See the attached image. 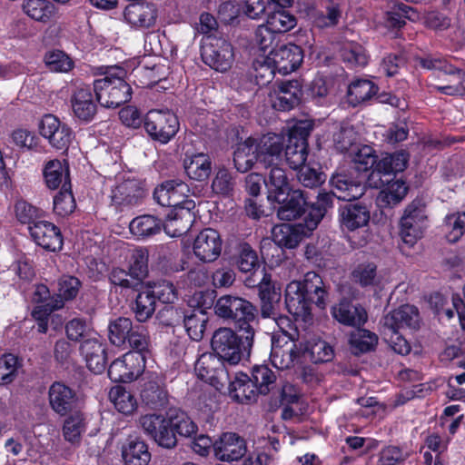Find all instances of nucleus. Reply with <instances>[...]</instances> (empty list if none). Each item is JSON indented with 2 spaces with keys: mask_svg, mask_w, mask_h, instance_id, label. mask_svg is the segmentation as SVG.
<instances>
[{
  "mask_svg": "<svg viewBox=\"0 0 465 465\" xmlns=\"http://www.w3.org/2000/svg\"><path fill=\"white\" fill-rule=\"evenodd\" d=\"M366 175L358 173L351 168H338L331 176V192L320 193L315 203H312L310 213L305 219L309 230H314L333 205V197L351 202L361 197L366 191Z\"/></svg>",
  "mask_w": 465,
  "mask_h": 465,
  "instance_id": "obj_1",
  "label": "nucleus"
},
{
  "mask_svg": "<svg viewBox=\"0 0 465 465\" xmlns=\"http://www.w3.org/2000/svg\"><path fill=\"white\" fill-rule=\"evenodd\" d=\"M215 314L228 322L239 333L255 335L259 310L256 305L243 297L223 295L214 303Z\"/></svg>",
  "mask_w": 465,
  "mask_h": 465,
  "instance_id": "obj_2",
  "label": "nucleus"
},
{
  "mask_svg": "<svg viewBox=\"0 0 465 465\" xmlns=\"http://www.w3.org/2000/svg\"><path fill=\"white\" fill-rule=\"evenodd\" d=\"M254 336L251 332L239 333L235 329L222 327L213 332L211 346L220 359L235 365L250 356Z\"/></svg>",
  "mask_w": 465,
  "mask_h": 465,
  "instance_id": "obj_3",
  "label": "nucleus"
},
{
  "mask_svg": "<svg viewBox=\"0 0 465 465\" xmlns=\"http://www.w3.org/2000/svg\"><path fill=\"white\" fill-rule=\"evenodd\" d=\"M104 75L94 82L96 101L102 106L116 108L131 100L132 88L124 79L126 71L124 68L107 69Z\"/></svg>",
  "mask_w": 465,
  "mask_h": 465,
  "instance_id": "obj_4",
  "label": "nucleus"
},
{
  "mask_svg": "<svg viewBox=\"0 0 465 465\" xmlns=\"http://www.w3.org/2000/svg\"><path fill=\"white\" fill-rule=\"evenodd\" d=\"M137 422L143 432L158 446L168 450L176 447L177 438L172 427L170 411L167 417L157 413L141 415Z\"/></svg>",
  "mask_w": 465,
  "mask_h": 465,
  "instance_id": "obj_5",
  "label": "nucleus"
},
{
  "mask_svg": "<svg viewBox=\"0 0 465 465\" xmlns=\"http://www.w3.org/2000/svg\"><path fill=\"white\" fill-rule=\"evenodd\" d=\"M313 129L312 121H300L290 130L288 143L285 146V159L289 166L297 170L305 164L308 156V142Z\"/></svg>",
  "mask_w": 465,
  "mask_h": 465,
  "instance_id": "obj_6",
  "label": "nucleus"
},
{
  "mask_svg": "<svg viewBox=\"0 0 465 465\" xmlns=\"http://www.w3.org/2000/svg\"><path fill=\"white\" fill-rule=\"evenodd\" d=\"M201 56L205 64L220 72L230 69L234 59L232 45L214 35H208L203 41Z\"/></svg>",
  "mask_w": 465,
  "mask_h": 465,
  "instance_id": "obj_7",
  "label": "nucleus"
},
{
  "mask_svg": "<svg viewBox=\"0 0 465 465\" xmlns=\"http://www.w3.org/2000/svg\"><path fill=\"white\" fill-rule=\"evenodd\" d=\"M143 124L148 135L161 143H167L173 138L180 126L177 116L169 110H152L148 112Z\"/></svg>",
  "mask_w": 465,
  "mask_h": 465,
  "instance_id": "obj_8",
  "label": "nucleus"
},
{
  "mask_svg": "<svg viewBox=\"0 0 465 465\" xmlns=\"http://www.w3.org/2000/svg\"><path fill=\"white\" fill-rule=\"evenodd\" d=\"M426 219L425 204L420 200H414L406 207L400 223V236L404 243H416L422 235Z\"/></svg>",
  "mask_w": 465,
  "mask_h": 465,
  "instance_id": "obj_9",
  "label": "nucleus"
},
{
  "mask_svg": "<svg viewBox=\"0 0 465 465\" xmlns=\"http://www.w3.org/2000/svg\"><path fill=\"white\" fill-rule=\"evenodd\" d=\"M381 333H394V331L405 329L417 330L420 327L418 309L410 304H404L387 313L381 321Z\"/></svg>",
  "mask_w": 465,
  "mask_h": 465,
  "instance_id": "obj_10",
  "label": "nucleus"
},
{
  "mask_svg": "<svg viewBox=\"0 0 465 465\" xmlns=\"http://www.w3.org/2000/svg\"><path fill=\"white\" fill-rule=\"evenodd\" d=\"M39 131L43 137L57 150H67L73 138L72 129L53 114H45L39 123Z\"/></svg>",
  "mask_w": 465,
  "mask_h": 465,
  "instance_id": "obj_11",
  "label": "nucleus"
},
{
  "mask_svg": "<svg viewBox=\"0 0 465 465\" xmlns=\"http://www.w3.org/2000/svg\"><path fill=\"white\" fill-rule=\"evenodd\" d=\"M143 357L138 353H125L114 360L108 368V377L114 382H131L142 374Z\"/></svg>",
  "mask_w": 465,
  "mask_h": 465,
  "instance_id": "obj_12",
  "label": "nucleus"
},
{
  "mask_svg": "<svg viewBox=\"0 0 465 465\" xmlns=\"http://www.w3.org/2000/svg\"><path fill=\"white\" fill-rule=\"evenodd\" d=\"M273 202L280 204L277 210V216L282 221L296 220L302 217L306 212L310 213L312 206V204L309 205L307 202L306 193L301 189L293 188L289 190L288 193L283 196V199L274 200ZM308 214L309 213L306 214L304 219H306ZM303 222H305V220H303ZM304 227L308 232L312 231L309 230L306 224H304Z\"/></svg>",
  "mask_w": 465,
  "mask_h": 465,
  "instance_id": "obj_13",
  "label": "nucleus"
},
{
  "mask_svg": "<svg viewBox=\"0 0 465 465\" xmlns=\"http://www.w3.org/2000/svg\"><path fill=\"white\" fill-rule=\"evenodd\" d=\"M246 452V440L235 432H223L213 443L214 456L220 461H238Z\"/></svg>",
  "mask_w": 465,
  "mask_h": 465,
  "instance_id": "obj_14",
  "label": "nucleus"
},
{
  "mask_svg": "<svg viewBox=\"0 0 465 465\" xmlns=\"http://www.w3.org/2000/svg\"><path fill=\"white\" fill-rule=\"evenodd\" d=\"M283 148L284 138L276 134H267L255 140L258 163L264 168L282 164Z\"/></svg>",
  "mask_w": 465,
  "mask_h": 465,
  "instance_id": "obj_15",
  "label": "nucleus"
},
{
  "mask_svg": "<svg viewBox=\"0 0 465 465\" xmlns=\"http://www.w3.org/2000/svg\"><path fill=\"white\" fill-rule=\"evenodd\" d=\"M48 401L50 408L59 416H65L81 405L76 391L61 381H54L49 387Z\"/></svg>",
  "mask_w": 465,
  "mask_h": 465,
  "instance_id": "obj_16",
  "label": "nucleus"
},
{
  "mask_svg": "<svg viewBox=\"0 0 465 465\" xmlns=\"http://www.w3.org/2000/svg\"><path fill=\"white\" fill-rule=\"evenodd\" d=\"M272 104L279 111H290L300 104L302 96V84L292 79L275 83Z\"/></svg>",
  "mask_w": 465,
  "mask_h": 465,
  "instance_id": "obj_17",
  "label": "nucleus"
},
{
  "mask_svg": "<svg viewBox=\"0 0 465 465\" xmlns=\"http://www.w3.org/2000/svg\"><path fill=\"white\" fill-rule=\"evenodd\" d=\"M302 50L294 44L283 45L270 51L267 60L282 74L295 71L302 62Z\"/></svg>",
  "mask_w": 465,
  "mask_h": 465,
  "instance_id": "obj_18",
  "label": "nucleus"
},
{
  "mask_svg": "<svg viewBox=\"0 0 465 465\" xmlns=\"http://www.w3.org/2000/svg\"><path fill=\"white\" fill-rule=\"evenodd\" d=\"M185 192L188 186L182 180H168L158 185L153 192V199L162 206L178 209L187 201Z\"/></svg>",
  "mask_w": 465,
  "mask_h": 465,
  "instance_id": "obj_19",
  "label": "nucleus"
},
{
  "mask_svg": "<svg viewBox=\"0 0 465 465\" xmlns=\"http://www.w3.org/2000/svg\"><path fill=\"white\" fill-rule=\"evenodd\" d=\"M28 232L38 246L49 252L60 251L63 247V236L60 229L54 223L41 220L30 225Z\"/></svg>",
  "mask_w": 465,
  "mask_h": 465,
  "instance_id": "obj_20",
  "label": "nucleus"
},
{
  "mask_svg": "<svg viewBox=\"0 0 465 465\" xmlns=\"http://www.w3.org/2000/svg\"><path fill=\"white\" fill-rule=\"evenodd\" d=\"M194 208L195 203L187 201L181 208L172 209L163 223L164 232L172 237H180L185 234L194 221Z\"/></svg>",
  "mask_w": 465,
  "mask_h": 465,
  "instance_id": "obj_21",
  "label": "nucleus"
},
{
  "mask_svg": "<svg viewBox=\"0 0 465 465\" xmlns=\"http://www.w3.org/2000/svg\"><path fill=\"white\" fill-rule=\"evenodd\" d=\"M221 252L222 239L216 230L205 228L196 236L193 242V252L202 262H214L220 256Z\"/></svg>",
  "mask_w": 465,
  "mask_h": 465,
  "instance_id": "obj_22",
  "label": "nucleus"
},
{
  "mask_svg": "<svg viewBox=\"0 0 465 465\" xmlns=\"http://www.w3.org/2000/svg\"><path fill=\"white\" fill-rule=\"evenodd\" d=\"M124 16L133 27L148 29L155 25L158 10L153 3L135 2L124 8Z\"/></svg>",
  "mask_w": 465,
  "mask_h": 465,
  "instance_id": "obj_23",
  "label": "nucleus"
},
{
  "mask_svg": "<svg viewBox=\"0 0 465 465\" xmlns=\"http://www.w3.org/2000/svg\"><path fill=\"white\" fill-rule=\"evenodd\" d=\"M143 197L144 190L141 183L134 179L118 183L111 194L112 203L121 210L139 204Z\"/></svg>",
  "mask_w": 465,
  "mask_h": 465,
  "instance_id": "obj_24",
  "label": "nucleus"
},
{
  "mask_svg": "<svg viewBox=\"0 0 465 465\" xmlns=\"http://www.w3.org/2000/svg\"><path fill=\"white\" fill-rule=\"evenodd\" d=\"M371 212L361 203H348L339 208V221L344 230L355 231L368 225Z\"/></svg>",
  "mask_w": 465,
  "mask_h": 465,
  "instance_id": "obj_25",
  "label": "nucleus"
},
{
  "mask_svg": "<svg viewBox=\"0 0 465 465\" xmlns=\"http://www.w3.org/2000/svg\"><path fill=\"white\" fill-rule=\"evenodd\" d=\"M79 350L92 372L101 374L104 371L107 364L106 344L97 338L85 339Z\"/></svg>",
  "mask_w": 465,
  "mask_h": 465,
  "instance_id": "obj_26",
  "label": "nucleus"
},
{
  "mask_svg": "<svg viewBox=\"0 0 465 465\" xmlns=\"http://www.w3.org/2000/svg\"><path fill=\"white\" fill-rule=\"evenodd\" d=\"M285 306L296 320L306 321L311 316L312 303L302 290L300 281H292L285 289Z\"/></svg>",
  "mask_w": 465,
  "mask_h": 465,
  "instance_id": "obj_27",
  "label": "nucleus"
},
{
  "mask_svg": "<svg viewBox=\"0 0 465 465\" xmlns=\"http://www.w3.org/2000/svg\"><path fill=\"white\" fill-rule=\"evenodd\" d=\"M302 351L293 341L284 343H281L280 341H272L270 360L277 369L286 370L295 363L302 364Z\"/></svg>",
  "mask_w": 465,
  "mask_h": 465,
  "instance_id": "obj_28",
  "label": "nucleus"
},
{
  "mask_svg": "<svg viewBox=\"0 0 465 465\" xmlns=\"http://www.w3.org/2000/svg\"><path fill=\"white\" fill-rule=\"evenodd\" d=\"M407 163L408 157L403 152L387 155L378 162L376 168L370 175V180L378 178L381 183H389L390 178H395L397 173L404 171Z\"/></svg>",
  "mask_w": 465,
  "mask_h": 465,
  "instance_id": "obj_29",
  "label": "nucleus"
},
{
  "mask_svg": "<svg viewBox=\"0 0 465 465\" xmlns=\"http://www.w3.org/2000/svg\"><path fill=\"white\" fill-rule=\"evenodd\" d=\"M332 317L340 323L359 328L367 321V312L361 305L353 304L347 299H341L331 308Z\"/></svg>",
  "mask_w": 465,
  "mask_h": 465,
  "instance_id": "obj_30",
  "label": "nucleus"
},
{
  "mask_svg": "<svg viewBox=\"0 0 465 465\" xmlns=\"http://www.w3.org/2000/svg\"><path fill=\"white\" fill-rule=\"evenodd\" d=\"M300 284L312 304L314 303L322 310L326 308L329 302V293L325 283L318 273L308 272L304 275L303 281H300Z\"/></svg>",
  "mask_w": 465,
  "mask_h": 465,
  "instance_id": "obj_31",
  "label": "nucleus"
},
{
  "mask_svg": "<svg viewBox=\"0 0 465 465\" xmlns=\"http://www.w3.org/2000/svg\"><path fill=\"white\" fill-rule=\"evenodd\" d=\"M264 176L263 184L267 189V198L270 202L283 199L292 189L286 171L281 165L270 166Z\"/></svg>",
  "mask_w": 465,
  "mask_h": 465,
  "instance_id": "obj_32",
  "label": "nucleus"
},
{
  "mask_svg": "<svg viewBox=\"0 0 465 465\" xmlns=\"http://www.w3.org/2000/svg\"><path fill=\"white\" fill-rule=\"evenodd\" d=\"M374 180L373 183H371V186L378 188L387 185L384 190L381 191L377 198L378 205L381 208H392L399 204L408 193V187L401 180L394 181V178H390L389 183H381V180L378 178Z\"/></svg>",
  "mask_w": 465,
  "mask_h": 465,
  "instance_id": "obj_33",
  "label": "nucleus"
},
{
  "mask_svg": "<svg viewBox=\"0 0 465 465\" xmlns=\"http://www.w3.org/2000/svg\"><path fill=\"white\" fill-rule=\"evenodd\" d=\"M140 399L142 404L152 411H162L169 404V393L166 388L155 381L143 383Z\"/></svg>",
  "mask_w": 465,
  "mask_h": 465,
  "instance_id": "obj_34",
  "label": "nucleus"
},
{
  "mask_svg": "<svg viewBox=\"0 0 465 465\" xmlns=\"http://www.w3.org/2000/svg\"><path fill=\"white\" fill-rule=\"evenodd\" d=\"M307 232L304 223L297 225L283 223L273 227L272 236L278 246L293 249L299 245Z\"/></svg>",
  "mask_w": 465,
  "mask_h": 465,
  "instance_id": "obj_35",
  "label": "nucleus"
},
{
  "mask_svg": "<svg viewBox=\"0 0 465 465\" xmlns=\"http://www.w3.org/2000/svg\"><path fill=\"white\" fill-rule=\"evenodd\" d=\"M183 168L190 179L203 182L207 180L212 173V161L210 156L203 153L185 154Z\"/></svg>",
  "mask_w": 465,
  "mask_h": 465,
  "instance_id": "obj_36",
  "label": "nucleus"
},
{
  "mask_svg": "<svg viewBox=\"0 0 465 465\" xmlns=\"http://www.w3.org/2000/svg\"><path fill=\"white\" fill-rule=\"evenodd\" d=\"M226 388L230 397L240 403L255 401L259 394L250 377L244 373L236 374L234 380L231 381Z\"/></svg>",
  "mask_w": 465,
  "mask_h": 465,
  "instance_id": "obj_37",
  "label": "nucleus"
},
{
  "mask_svg": "<svg viewBox=\"0 0 465 465\" xmlns=\"http://www.w3.org/2000/svg\"><path fill=\"white\" fill-rule=\"evenodd\" d=\"M258 296L260 299V312L262 318L276 319L282 298L280 289L276 288L273 282L265 283L260 287Z\"/></svg>",
  "mask_w": 465,
  "mask_h": 465,
  "instance_id": "obj_38",
  "label": "nucleus"
},
{
  "mask_svg": "<svg viewBox=\"0 0 465 465\" xmlns=\"http://www.w3.org/2000/svg\"><path fill=\"white\" fill-rule=\"evenodd\" d=\"M72 107L74 115L82 121L93 120L96 114L97 106L91 89L79 88L72 97Z\"/></svg>",
  "mask_w": 465,
  "mask_h": 465,
  "instance_id": "obj_39",
  "label": "nucleus"
},
{
  "mask_svg": "<svg viewBox=\"0 0 465 465\" xmlns=\"http://www.w3.org/2000/svg\"><path fill=\"white\" fill-rule=\"evenodd\" d=\"M208 320L206 312L202 308H197L184 312L182 322L189 337L193 341H199L203 338Z\"/></svg>",
  "mask_w": 465,
  "mask_h": 465,
  "instance_id": "obj_40",
  "label": "nucleus"
},
{
  "mask_svg": "<svg viewBox=\"0 0 465 465\" xmlns=\"http://www.w3.org/2000/svg\"><path fill=\"white\" fill-rule=\"evenodd\" d=\"M65 416L63 425L64 437L67 441L77 442L86 430V414L80 406Z\"/></svg>",
  "mask_w": 465,
  "mask_h": 465,
  "instance_id": "obj_41",
  "label": "nucleus"
},
{
  "mask_svg": "<svg viewBox=\"0 0 465 465\" xmlns=\"http://www.w3.org/2000/svg\"><path fill=\"white\" fill-rule=\"evenodd\" d=\"M82 286L80 280L74 276L63 275L58 280V297L54 302L46 303L48 311L51 312L54 310L61 309L64 306V301L74 299Z\"/></svg>",
  "mask_w": 465,
  "mask_h": 465,
  "instance_id": "obj_42",
  "label": "nucleus"
},
{
  "mask_svg": "<svg viewBox=\"0 0 465 465\" xmlns=\"http://www.w3.org/2000/svg\"><path fill=\"white\" fill-rule=\"evenodd\" d=\"M255 163H258L255 139L249 137L238 144L233 153V163L237 171L245 173L251 170Z\"/></svg>",
  "mask_w": 465,
  "mask_h": 465,
  "instance_id": "obj_43",
  "label": "nucleus"
},
{
  "mask_svg": "<svg viewBox=\"0 0 465 465\" xmlns=\"http://www.w3.org/2000/svg\"><path fill=\"white\" fill-rule=\"evenodd\" d=\"M124 465H148L151 453L148 445L139 439L130 440L122 449Z\"/></svg>",
  "mask_w": 465,
  "mask_h": 465,
  "instance_id": "obj_44",
  "label": "nucleus"
},
{
  "mask_svg": "<svg viewBox=\"0 0 465 465\" xmlns=\"http://www.w3.org/2000/svg\"><path fill=\"white\" fill-rule=\"evenodd\" d=\"M314 26L320 29L334 27L341 17L339 5L329 2L322 10H312L309 14Z\"/></svg>",
  "mask_w": 465,
  "mask_h": 465,
  "instance_id": "obj_45",
  "label": "nucleus"
},
{
  "mask_svg": "<svg viewBox=\"0 0 465 465\" xmlns=\"http://www.w3.org/2000/svg\"><path fill=\"white\" fill-rule=\"evenodd\" d=\"M129 228L134 235L147 238L159 233L163 229V223L153 215L144 214L133 219Z\"/></svg>",
  "mask_w": 465,
  "mask_h": 465,
  "instance_id": "obj_46",
  "label": "nucleus"
},
{
  "mask_svg": "<svg viewBox=\"0 0 465 465\" xmlns=\"http://www.w3.org/2000/svg\"><path fill=\"white\" fill-rule=\"evenodd\" d=\"M351 279L354 283L362 288L374 287L381 283V276L374 262H361L354 267L351 273Z\"/></svg>",
  "mask_w": 465,
  "mask_h": 465,
  "instance_id": "obj_47",
  "label": "nucleus"
},
{
  "mask_svg": "<svg viewBox=\"0 0 465 465\" xmlns=\"http://www.w3.org/2000/svg\"><path fill=\"white\" fill-rule=\"evenodd\" d=\"M134 329L131 319L118 317L110 321L108 325V337L112 344L126 349V340Z\"/></svg>",
  "mask_w": 465,
  "mask_h": 465,
  "instance_id": "obj_48",
  "label": "nucleus"
},
{
  "mask_svg": "<svg viewBox=\"0 0 465 465\" xmlns=\"http://www.w3.org/2000/svg\"><path fill=\"white\" fill-rule=\"evenodd\" d=\"M250 379L259 394L267 395L275 388L277 376L267 365H256Z\"/></svg>",
  "mask_w": 465,
  "mask_h": 465,
  "instance_id": "obj_49",
  "label": "nucleus"
},
{
  "mask_svg": "<svg viewBox=\"0 0 465 465\" xmlns=\"http://www.w3.org/2000/svg\"><path fill=\"white\" fill-rule=\"evenodd\" d=\"M44 177L46 186L51 190L57 189L65 183H71L68 166H64L59 160H51L45 164Z\"/></svg>",
  "mask_w": 465,
  "mask_h": 465,
  "instance_id": "obj_50",
  "label": "nucleus"
},
{
  "mask_svg": "<svg viewBox=\"0 0 465 465\" xmlns=\"http://www.w3.org/2000/svg\"><path fill=\"white\" fill-rule=\"evenodd\" d=\"M302 358H309L314 363L331 361L334 357L333 348L322 339H312L306 343Z\"/></svg>",
  "mask_w": 465,
  "mask_h": 465,
  "instance_id": "obj_51",
  "label": "nucleus"
},
{
  "mask_svg": "<svg viewBox=\"0 0 465 465\" xmlns=\"http://www.w3.org/2000/svg\"><path fill=\"white\" fill-rule=\"evenodd\" d=\"M109 400L114 408L124 415L133 414L138 407L135 397L123 386L111 388Z\"/></svg>",
  "mask_w": 465,
  "mask_h": 465,
  "instance_id": "obj_52",
  "label": "nucleus"
},
{
  "mask_svg": "<svg viewBox=\"0 0 465 465\" xmlns=\"http://www.w3.org/2000/svg\"><path fill=\"white\" fill-rule=\"evenodd\" d=\"M378 87L368 79H358L353 81L348 88L349 103L353 106L371 99L376 94Z\"/></svg>",
  "mask_w": 465,
  "mask_h": 465,
  "instance_id": "obj_53",
  "label": "nucleus"
},
{
  "mask_svg": "<svg viewBox=\"0 0 465 465\" xmlns=\"http://www.w3.org/2000/svg\"><path fill=\"white\" fill-rule=\"evenodd\" d=\"M266 24L278 35L292 29L296 24V17L285 8L277 7L270 11Z\"/></svg>",
  "mask_w": 465,
  "mask_h": 465,
  "instance_id": "obj_54",
  "label": "nucleus"
},
{
  "mask_svg": "<svg viewBox=\"0 0 465 465\" xmlns=\"http://www.w3.org/2000/svg\"><path fill=\"white\" fill-rule=\"evenodd\" d=\"M342 61L351 67H363L368 63L365 49L360 44L353 41L344 42L340 48Z\"/></svg>",
  "mask_w": 465,
  "mask_h": 465,
  "instance_id": "obj_55",
  "label": "nucleus"
},
{
  "mask_svg": "<svg viewBox=\"0 0 465 465\" xmlns=\"http://www.w3.org/2000/svg\"><path fill=\"white\" fill-rule=\"evenodd\" d=\"M155 308L156 301L149 292V289L145 288L140 291L133 306L136 320L140 322H145L153 316Z\"/></svg>",
  "mask_w": 465,
  "mask_h": 465,
  "instance_id": "obj_56",
  "label": "nucleus"
},
{
  "mask_svg": "<svg viewBox=\"0 0 465 465\" xmlns=\"http://www.w3.org/2000/svg\"><path fill=\"white\" fill-rule=\"evenodd\" d=\"M76 203L71 189V183H65L60 192L54 197V212L60 217H66L74 213Z\"/></svg>",
  "mask_w": 465,
  "mask_h": 465,
  "instance_id": "obj_57",
  "label": "nucleus"
},
{
  "mask_svg": "<svg viewBox=\"0 0 465 465\" xmlns=\"http://www.w3.org/2000/svg\"><path fill=\"white\" fill-rule=\"evenodd\" d=\"M150 337L148 331L142 325H135L134 329L126 340V349L130 348L133 351L127 353H138L143 357L145 363V353L149 351Z\"/></svg>",
  "mask_w": 465,
  "mask_h": 465,
  "instance_id": "obj_58",
  "label": "nucleus"
},
{
  "mask_svg": "<svg viewBox=\"0 0 465 465\" xmlns=\"http://www.w3.org/2000/svg\"><path fill=\"white\" fill-rule=\"evenodd\" d=\"M350 343L354 354L365 353L375 349L378 337L374 332L359 328L351 334Z\"/></svg>",
  "mask_w": 465,
  "mask_h": 465,
  "instance_id": "obj_59",
  "label": "nucleus"
},
{
  "mask_svg": "<svg viewBox=\"0 0 465 465\" xmlns=\"http://www.w3.org/2000/svg\"><path fill=\"white\" fill-rule=\"evenodd\" d=\"M443 229L449 242H458L465 233V213L448 214L443 220Z\"/></svg>",
  "mask_w": 465,
  "mask_h": 465,
  "instance_id": "obj_60",
  "label": "nucleus"
},
{
  "mask_svg": "<svg viewBox=\"0 0 465 465\" xmlns=\"http://www.w3.org/2000/svg\"><path fill=\"white\" fill-rule=\"evenodd\" d=\"M172 427L174 433L182 437L191 438L195 435L198 427L188 414L181 410L170 411Z\"/></svg>",
  "mask_w": 465,
  "mask_h": 465,
  "instance_id": "obj_61",
  "label": "nucleus"
},
{
  "mask_svg": "<svg viewBox=\"0 0 465 465\" xmlns=\"http://www.w3.org/2000/svg\"><path fill=\"white\" fill-rule=\"evenodd\" d=\"M44 61L46 67L55 73H68L74 66L73 59L61 50L46 52Z\"/></svg>",
  "mask_w": 465,
  "mask_h": 465,
  "instance_id": "obj_62",
  "label": "nucleus"
},
{
  "mask_svg": "<svg viewBox=\"0 0 465 465\" xmlns=\"http://www.w3.org/2000/svg\"><path fill=\"white\" fill-rule=\"evenodd\" d=\"M148 250L145 248L134 250L128 267V271L141 286L148 274Z\"/></svg>",
  "mask_w": 465,
  "mask_h": 465,
  "instance_id": "obj_63",
  "label": "nucleus"
},
{
  "mask_svg": "<svg viewBox=\"0 0 465 465\" xmlns=\"http://www.w3.org/2000/svg\"><path fill=\"white\" fill-rule=\"evenodd\" d=\"M253 45L258 47L264 54L277 47V34L266 24L259 25L252 39Z\"/></svg>",
  "mask_w": 465,
  "mask_h": 465,
  "instance_id": "obj_64",
  "label": "nucleus"
}]
</instances>
